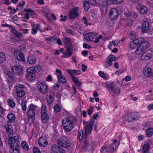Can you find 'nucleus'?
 Instances as JSON below:
<instances>
[{
  "mask_svg": "<svg viewBox=\"0 0 153 153\" xmlns=\"http://www.w3.org/2000/svg\"><path fill=\"white\" fill-rule=\"evenodd\" d=\"M13 145L12 147H11L10 149V153H21V148L20 145L17 146L16 145V146H13Z\"/></svg>",
  "mask_w": 153,
  "mask_h": 153,
  "instance_id": "nucleus-23",
  "label": "nucleus"
},
{
  "mask_svg": "<svg viewBox=\"0 0 153 153\" xmlns=\"http://www.w3.org/2000/svg\"><path fill=\"white\" fill-rule=\"evenodd\" d=\"M84 133L83 130H81L78 134V137L79 140H81L83 138L85 139L86 140L85 141V142L86 143V141L88 140V136L90 134H88L86 135V131H85V136H83Z\"/></svg>",
  "mask_w": 153,
  "mask_h": 153,
  "instance_id": "nucleus-30",
  "label": "nucleus"
},
{
  "mask_svg": "<svg viewBox=\"0 0 153 153\" xmlns=\"http://www.w3.org/2000/svg\"><path fill=\"white\" fill-rule=\"evenodd\" d=\"M51 153H65V150L56 144H53L51 147Z\"/></svg>",
  "mask_w": 153,
  "mask_h": 153,
  "instance_id": "nucleus-11",
  "label": "nucleus"
},
{
  "mask_svg": "<svg viewBox=\"0 0 153 153\" xmlns=\"http://www.w3.org/2000/svg\"><path fill=\"white\" fill-rule=\"evenodd\" d=\"M146 51L149 53L152 56L153 55V47L150 48V49L147 50Z\"/></svg>",
  "mask_w": 153,
  "mask_h": 153,
  "instance_id": "nucleus-61",
  "label": "nucleus"
},
{
  "mask_svg": "<svg viewBox=\"0 0 153 153\" xmlns=\"http://www.w3.org/2000/svg\"><path fill=\"white\" fill-rule=\"evenodd\" d=\"M80 13L79 8L76 7L73 8L69 12V17L71 19H74L78 17Z\"/></svg>",
  "mask_w": 153,
  "mask_h": 153,
  "instance_id": "nucleus-9",
  "label": "nucleus"
},
{
  "mask_svg": "<svg viewBox=\"0 0 153 153\" xmlns=\"http://www.w3.org/2000/svg\"><path fill=\"white\" fill-rule=\"evenodd\" d=\"M118 14V10L116 8H113L110 10L109 16L112 20L116 19Z\"/></svg>",
  "mask_w": 153,
  "mask_h": 153,
  "instance_id": "nucleus-16",
  "label": "nucleus"
},
{
  "mask_svg": "<svg viewBox=\"0 0 153 153\" xmlns=\"http://www.w3.org/2000/svg\"><path fill=\"white\" fill-rule=\"evenodd\" d=\"M137 8L139 12L142 14H145L147 12V10L146 7L141 4H138Z\"/></svg>",
  "mask_w": 153,
  "mask_h": 153,
  "instance_id": "nucleus-29",
  "label": "nucleus"
},
{
  "mask_svg": "<svg viewBox=\"0 0 153 153\" xmlns=\"http://www.w3.org/2000/svg\"><path fill=\"white\" fill-rule=\"evenodd\" d=\"M4 111L3 108L1 107V105H0V116L1 117H2L4 115Z\"/></svg>",
  "mask_w": 153,
  "mask_h": 153,
  "instance_id": "nucleus-57",
  "label": "nucleus"
},
{
  "mask_svg": "<svg viewBox=\"0 0 153 153\" xmlns=\"http://www.w3.org/2000/svg\"><path fill=\"white\" fill-rule=\"evenodd\" d=\"M24 10L25 11L27 12V13L25 14L24 16V17L26 18L27 19H29V15H34V13L33 10L30 9H25Z\"/></svg>",
  "mask_w": 153,
  "mask_h": 153,
  "instance_id": "nucleus-31",
  "label": "nucleus"
},
{
  "mask_svg": "<svg viewBox=\"0 0 153 153\" xmlns=\"http://www.w3.org/2000/svg\"><path fill=\"white\" fill-rule=\"evenodd\" d=\"M149 43L148 42L146 41H144L141 42L139 46L141 48L142 50L143 51L149 47Z\"/></svg>",
  "mask_w": 153,
  "mask_h": 153,
  "instance_id": "nucleus-33",
  "label": "nucleus"
},
{
  "mask_svg": "<svg viewBox=\"0 0 153 153\" xmlns=\"http://www.w3.org/2000/svg\"><path fill=\"white\" fill-rule=\"evenodd\" d=\"M72 81L76 84L79 87L81 86V82L79 80L78 78L75 76H72L71 77Z\"/></svg>",
  "mask_w": 153,
  "mask_h": 153,
  "instance_id": "nucleus-36",
  "label": "nucleus"
},
{
  "mask_svg": "<svg viewBox=\"0 0 153 153\" xmlns=\"http://www.w3.org/2000/svg\"><path fill=\"white\" fill-rule=\"evenodd\" d=\"M41 119L43 123H46L48 121V114L47 113V107L45 105H42L41 109Z\"/></svg>",
  "mask_w": 153,
  "mask_h": 153,
  "instance_id": "nucleus-13",
  "label": "nucleus"
},
{
  "mask_svg": "<svg viewBox=\"0 0 153 153\" xmlns=\"http://www.w3.org/2000/svg\"><path fill=\"white\" fill-rule=\"evenodd\" d=\"M60 17L62 18V19H60V20L61 21H65L67 19V16H63L62 15H61L60 16Z\"/></svg>",
  "mask_w": 153,
  "mask_h": 153,
  "instance_id": "nucleus-62",
  "label": "nucleus"
},
{
  "mask_svg": "<svg viewBox=\"0 0 153 153\" xmlns=\"http://www.w3.org/2000/svg\"><path fill=\"white\" fill-rule=\"evenodd\" d=\"M125 16L128 17L126 19V24L130 26L132 25L133 22V20L131 18H136L137 17V14L134 12H130L125 13Z\"/></svg>",
  "mask_w": 153,
  "mask_h": 153,
  "instance_id": "nucleus-8",
  "label": "nucleus"
},
{
  "mask_svg": "<svg viewBox=\"0 0 153 153\" xmlns=\"http://www.w3.org/2000/svg\"><path fill=\"white\" fill-rule=\"evenodd\" d=\"M47 137L45 135H42L39 139V144L42 147H45L47 145Z\"/></svg>",
  "mask_w": 153,
  "mask_h": 153,
  "instance_id": "nucleus-15",
  "label": "nucleus"
},
{
  "mask_svg": "<svg viewBox=\"0 0 153 153\" xmlns=\"http://www.w3.org/2000/svg\"><path fill=\"white\" fill-rule=\"evenodd\" d=\"M98 116V115L97 114L94 115L90 121H83V123L85 124V127L86 135L91 134L93 128V126L95 123L94 119H96Z\"/></svg>",
  "mask_w": 153,
  "mask_h": 153,
  "instance_id": "nucleus-2",
  "label": "nucleus"
},
{
  "mask_svg": "<svg viewBox=\"0 0 153 153\" xmlns=\"http://www.w3.org/2000/svg\"><path fill=\"white\" fill-rule=\"evenodd\" d=\"M37 108V106L32 104H30L28 106L27 116L29 120L31 119L32 121H33L34 119L35 113Z\"/></svg>",
  "mask_w": 153,
  "mask_h": 153,
  "instance_id": "nucleus-4",
  "label": "nucleus"
},
{
  "mask_svg": "<svg viewBox=\"0 0 153 153\" xmlns=\"http://www.w3.org/2000/svg\"><path fill=\"white\" fill-rule=\"evenodd\" d=\"M33 153H41L39 149L36 146H34L33 148Z\"/></svg>",
  "mask_w": 153,
  "mask_h": 153,
  "instance_id": "nucleus-51",
  "label": "nucleus"
},
{
  "mask_svg": "<svg viewBox=\"0 0 153 153\" xmlns=\"http://www.w3.org/2000/svg\"><path fill=\"white\" fill-rule=\"evenodd\" d=\"M98 74L100 77L102 78H104L106 77V74L102 71H99L98 72Z\"/></svg>",
  "mask_w": 153,
  "mask_h": 153,
  "instance_id": "nucleus-54",
  "label": "nucleus"
},
{
  "mask_svg": "<svg viewBox=\"0 0 153 153\" xmlns=\"http://www.w3.org/2000/svg\"><path fill=\"white\" fill-rule=\"evenodd\" d=\"M150 147V145L148 143L144 144L142 148V151L149 153Z\"/></svg>",
  "mask_w": 153,
  "mask_h": 153,
  "instance_id": "nucleus-41",
  "label": "nucleus"
},
{
  "mask_svg": "<svg viewBox=\"0 0 153 153\" xmlns=\"http://www.w3.org/2000/svg\"><path fill=\"white\" fill-rule=\"evenodd\" d=\"M105 85L109 94L113 96L117 95L121 92L120 90L115 87L114 83L112 82L106 83Z\"/></svg>",
  "mask_w": 153,
  "mask_h": 153,
  "instance_id": "nucleus-3",
  "label": "nucleus"
},
{
  "mask_svg": "<svg viewBox=\"0 0 153 153\" xmlns=\"http://www.w3.org/2000/svg\"><path fill=\"white\" fill-rule=\"evenodd\" d=\"M57 143L59 145L65 148L70 146L69 140L68 137L64 136H63L58 140Z\"/></svg>",
  "mask_w": 153,
  "mask_h": 153,
  "instance_id": "nucleus-7",
  "label": "nucleus"
},
{
  "mask_svg": "<svg viewBox=\"0 0 153 153\" xmlns=\"http://www.w3.org/2000/svg\"><path fill=\"white\" fill-rule=\"evenodd\" d=\"M7 118L10 123H13L14 122L16 117L15 115L13 114H9L7 116Z\"/></svg>",
  "mask_w": 153,
  "mask_h": 153,
  "instance_id": "nucleus-35",
  "label": "nucleus"
},
{
  "mask_svg": "<svg viewBox=\"0 0 153 153\" xmlns=\"http://www.w3.org/2000/svg\"><path fill=\"white\" fill-rule=\"evenodd\" d=\"M25 4V2L24 1H22L20 2L16 8V10L20 9L21 10L23 8V6Z\"/></svg>",
  "mask_w": 153,
  "mask_h": 153,
  "instance_id": "nucleus-47",
  "label": "nucleus"
},
{
  "mask_svg": "<svg viewBox=\"0 0 153 153\" xmlns=\"http://www.w3.org/2000/svg\"><path fill=\"white\" fill-rule=\"evenodd\" d=\"M71 40L70 38L67 37H65L63 39L62 41L65 45V48H72Z\"/></svg>",
  "mask_w": 153,
  "mask_h": 153,
  "instance_id": "nucleus-22",
  "label": "nucleus"
},
{
  "mask_svg": "<svg viewBox=\"0 0 153 153\" xmlns=\"http://www.w3.org/2000/svg\"><path fill=\"white\" fill-rule=\"evenodd\" d=\"M94 109V107L91 106L89 108L88 110L87 111L88 114L90 116L92 114L93 110Z\"/></svg>",
  "mask_w": 153,
  "mask_h": 153,
  "instance_id": "nucleus-53",
  "label": "nucleus"
},
{
  "mask_svg": "<svg viewBox=\"0 0 153 153\" xmlns=\"http://www.w3.org/2000/svg\"><path fill=\"white\" fill-rule=\"evenodd\" d=\"M36 58L35 56H29L27 59V62L31 65H33L36 62Z\"/></svg>",
  "mask_w": 153,
  "mask_h": 153,
  "instance_id": "nucleus-34",
  "label": "nucleus"
},
{
  "mask_svg": "<svg viewBox=\"0 0 153 153\" xmlns=\"http://www.w3.org/2000/svg\"><path fill=\"white\" fill-rule=\"evenodd\" d=\"M114 4H117L121 3L124 0H111Z\"/></svg>",
  "mask_w": 153,
  "mask_h": 153,
  "instance_id": "nucleus-50",
  "label": "nucleus"
},
{
  "mask_svg": "<svg viewBox=\"0 0 153 153\" xmlns=\"http://www.w3.org/2000/svg\"><path fill=\"white\" fill-rule=\"evenodd\" d=\"M48 40L51 43H53L55 42L56 38H54L53 36H51L48 38Z\"/></svg>",
  "mask_w": 153,
  "mask_h": 153,
  "instance_id": "nucleus-58",
  "label": "nucleus"
},
{
  "mask_svg": "<svg viewBox=\"0 0 153 153\" xmlns=\"http://www.w3.org/2000/svg\"><path fill=\"white\" fill-rule=\"evenodd\" d=\"M11 69L13 72L17 75L21 76L23 74V68L22 65H14L12 67Z\"/></svg>",
  "mask_w": 153,
  "mask_h": 153,
  "instance_id": "nucleus-12",
  "label": "nucleus"
},
{
  "mask_svg": "<svg viewBox=\"0 0 153 153\" xmlns=\"http://www.w3.org/2000/svg\"><path fill=\"white\" fill-rule=\"evenodd\" d=\"M136 36L135 33L133 31H131L129 35V37L131 40L134 39L136 38Z\"/></svg>",
  "mask_w": 153,
  "mask_h": 153,
  "instance_id": "nucleus-46",
  "label": "nucleus"
},
{
  "mask_svg": "<svg viewBox=\"0 0 153 153\" xmlns=\"http://www.w3.org/2000/svg\"><path fill=\"white\" fill-rule=\"evenodd\" d=\"M66 71L72 76H74V75H78L81 73L80 71L76 70L67 69Z\"/></svg>",
  "mask_w": 153,
  "mask_h": 153,
  "instance_id": "nucleus-27",
  "label": "nucleus"
},
{
  "mask_svg": "<svg viewBox=\"0 0 153 153\" xmlns=\"http://www.w3.org/2000/svg\"><path fill=\"white\" fill-rule=\"evenodd\" d=\"M7 102L9 105L12 108H13L15 105V102L12 100H7Z\"/></svg>",
  "mask_w": 153,
  "mask_h": 153,
  "instance_id": "nucleus-48",
  "label": "nucleus"
},
{
  "mask_svg": "<svg viewBox=\"0 0 153 153\" xmlns=\"http://www.w3.org/2000/svg\"><path fill=\"white\" fill-rule=\"evenodd\" d=\"M153 134V128H148L146 131V135L148 137H151Z\"/></svg>",
  "mask_w": 153,
  "mask_h": 153,
  "instance_id": "nucleus-42",
  "label": "nucleus"
},
{
  "mask_svg": "<svg viewBox=\"0 0 153 153\" xmlns=\"http://www.w3.org/2000/svg\"><path fill=\"white\" fill-rule=\"evenodd\" d=\"M140 41H141V39L140 38H139L134 39L132 42L138 46V45L141 43Z\"/></svg>",
  "mask_w": 153,
  "mask_h": 153,
  "instance_id": "nucleus-52",
  "label": "nucleus"
},
{
  "mask_svg": "<svg viewBox=\"0 0 153 153\" xmlns=\"http://www.w3.org/2000/svg\"><path fill=\"white\" fill-rule=\"evenodd\" d=\"M120 42V41L118 40H115L113 42H112L113 45L114 46H118V43Z\"/></svg>",
  "mask_w": 153,
  "mask_h": 153,
  "instance_id": "nucleus-64",
  "label": "nucleus"
},
{
  "mask_svg": "<svg viewBox=\"0 0 153 153\" xmlns=\"http://www.w3.org/2000/svg\"><path fill=\"white\" fill-rule=\"evenodd\" d=\"M108 59H110L113 61H115L117 60V57H115L113 55H110L108 57Z\"/></svg>",
  "mask_w": 153,
  "mask_h": 153,
  "instance_id": "nucleus-49",
  "label": "nucleus"
},
{
  "mask_svg": "<svg viewBox=\"0 0 153 153\" xmlns=\"http://www.w3.org/2000/svg\"><path fill=\"white\" fill-rule=\"evenodd\" d=\"M66 32L72 35L74 34V31L71 29H66Z\"/></svg>",
  "mask_w": 153,
  "mask_h": 153,
  "instance_id": "nucleus-59",
  "label": "nucleus"
},
{
  "mask_svg": "<svg viewBox=\"0 0 153 153\" xmlns=\"http://www.w3.org/2000/svg\"><path fill=\"white\" fill-rule=\"evenodd\" d=\"M17 95L20 97H24L25 94L26 87L23 85L18 84L16 86Z\"/></svg>",
  "mask_w": 153,
  "mask_h": 153,
  "instance_id": "nucleus-6",
  "label": "nucleus"
},
{
  "mask_svg": "<svg viewBox=\"0 0 153 153\" xmlns=\"http://www.w3.org/2000/svg\"><path fill=\"white\" fill-rule=\"evenodd\" d=\"M6 60V57L5 54L2 52H0V63H2Z\"/></svg>",
  "mask_w": 153,
  "mask_h": 153,
  "instance_id": "nucleus-43",
  "label": "nucleus"
},
{
  "mask_svg": "<svg viewBox=\"0 0 153 153\" xmlns=\"http://www.w3.org/2000/svg\"><path fill=\"white\" fill-rule=\"evenodd\" d=\"M95 36L93 33H88L85 35V38L87 40L92 41L95 38Z\"/></svg>",
  "mask_w": 153,
  "mask_h": 153,
  "instance_id": "nucleus-32",
  "label": "nucleus"
},
{
  "mask_svg": "<svg viewBox=\"0 0 153 153\" xmlns=\"http://www.w3.org/2000/svg\"><path fill=\"white\" fill-rule=\"evenodd\" d=\"M74 117L70 115L67 117L62 121V125L65 130L67 132H70L73 128V122Z\"/></svg>",
  "mask_w": 153,
  "mask_h": 153,
  "instance_id": "nucleus-1",
  "label": "nucleus"
},
{
  "mask_svg": "<svg viewBox=\"0 0 153 153\" xmlns=\"http://www.w3.org/2000/svg\"><path fill=\"white\" fill-rule=\"evenodd\" d=\"M149 29V24L147 21L143 22L142 25V30L143 32L145 33L148 31Z\"/></svg>",
  "mask_w": 153,
  "mask_h": 153,
  "instance_id": "nucleus-26",
  "label": "nucleus"
},
{
  "mask_svg": "<svg viewBox=\"0 0 153 153\" xmlns=\"http://www.w3.org/2000/svg\"><path fill=\"white\" fill-rule=\"evenodd\" d=\"M66 50L63 52V58H68L72 54V48H65Z\"/></svg>",
  "mask_w": 153,
  "mask_h": 153,
  "instance_id": "nucleus-25",
  "label": "nucleus"
},
{
  "mask_svg": "<svg viewBox=\"0 0 153 153\" xmlns=\"http://www.w3.org/2000/svg\"><path fill=\"white\" fill-rule=\"evenodd\" d=\"M112 61L110 59H108V58H107L106 62L109 65V66H111L112 65L113 63Z\"/></svg>",
  "mask_w": 153,
  "mask_h": 153,
  "instance_id": "nucleus-60",
  "label": "nucleus"
},
{
  "mask_svg": "<svg viewBox=\"0 0 153 153\" xmlns=\"http://www.w3.org/2000/svg\"><path fill=\"white\" fill-rule=\"evenodd\" d=\"M14 55L18 60L23 62L25 61V58L23 53L20 51H17L14 52Z\"/></svg>",
  "mask_w": 153,
  "mask_h": 153,
  "instance_id": "nucleus-18",
  "label": "nucleus"
},
{
  "mask_svg": "<svg viewBox=\"0 0 153 153\" xmlns=\"http://www.w3.org/2000/svg\"><path fill=\"white\" fill-rule=\"evenodd\" d=\"M21 106L22 109L23 111H25L27 109V102L23 100L22 102Z\"/></svg>",
  "mask_w": 153,
  "mask_h": 153,
  "instance_id": "nucleus-44",
  "label": "nucleus"
},
{
  "mask_svg": "<svg viewBox=\"0 0 153 153\" xmlns=\"http://www.w3.org/2000/svg\"><path fill=\"white\" fill-rule=\"evenodd\" d=\"M139 117L138 114L137 113H131L128 115V117H127L125 118L127 121L131 122L133 120L138 119Z\"/></svg>",
  "mask_w": 153,
  "mask_h": 153,
  "instance_id": "nucleus-17",
  "label": "nucleus"
},
{
  "mask_svg": "<svg viewBox=\"0 0 153 153\" xmlns=\"http://www.w3.org/2000/svg\"><path fill=\"white\" fill-rule=\"evenodd\" d=\"M21 146L22 148L26 151H28L30 149V148L27 143L25 141H23L21 143Z\"/></svg>",
  "mask_w": 153,
  "mask_h": 153,
  "instance_id": "nucleus-37",
  "label": "nucleus"
},
{
  "mask_svg": "<svg viewBox=\"0 0 153 153\" xmlns=\"http://www.w3.org/2000/svg\"><path fill=\"white\" fill-rule=\"evenodd\" d=\"M130 46L131 48L132 49H134L137 47V46L132 42L130 43Z\"/></svg>",
  "mask_w": 153,
  "mask_h": 153,
  "instance_id": "nucleus-55",
  "label": "nucleus"
},
{
  "mask_svg": "<svg viewBox=\"0 0 153 153\" xmlns=\"http://www.w3.org/2000/svg\"><path fill=\"white\" fill-rule=\"evenodd\" d=\"M143 51L141 48L140 47V46L139 47L136 49V54H140Z\"/></svg>",
  "mask_w": 153,
  "mask_h": 153,
  "instance_id": "nucleus-56",
  "label": "nucleus"
},
{
  "mask_svg": "<svg viewBox=\"0 0 153 153\" xmlns=\"http://www.w3.org/2000/svg\"><path fill=\"white\" fill-rule=\"evenodd\" d=\"M58 78L59 82L61 83H64L66 82V78L62 75H58Z\"/></svg>",
  "mask_w": 153,
  "mask_h": 153,
  "instance_id": "nucleus-38",
  "label": "nucleus"
},
{
  "mask_svg": "<svg viewBox=\"0 0 153 153\" xmlns=\"http://www.w3.org/2000/svg\"><path fill=\"white\" fill-rule=\"evenodd\" d=\"M54 110L56 113L59 112L61 110V107L59 105L56 104L54 105Z\"/></svg>",
  "mask_w": 153,
  "mask_h": 153,
  "instance_id": "nucleus-45",
  "label": "nucleus"
},
{
  "mask_svg": "<svg viewBox=\"0 0 153 153\" xmlns=\"http://www.w3.org/2000/svg\"><path fill=\"white\" fill-rule=\"evenodd\" d=\"M27 74L26 75L27 79L29 81H32L34 80L35 79L36 76L35 74L32 72H28V69L27 70Z\"/></svg>",
  "mask_w": 153,
  "mask_h": 153,
  "instance_id": "nucleus-20",
  "label": "nucleus"
},
{
  "mask_svg": "<svg viewBox=\"0 0 153 153\" xmlns=\"http://www.w3.org/2000/svg\"><path fill=\"white\" fill-rule=\"evenodd\" d=\"M8 140L10 147H12L13 145V146H16V145H17V146L20 145L19 138L16 134H14L12 136H9L8 138Z\"/></svg>",
  "mask_w": 153,
  "mask_h": 153,
  "instance_id": "nucleus-5",
  "label": "nucleus"
},
{
  "mask_svg": "<svg viewBox=\"0 0 153 153\" xmlns=\"http://www.w3.org/2000/svg\"><path fill=\"white\" fill-rule=\"evenodd\" d=\"M5 129L6 133L9 136H12L15 133H13V128L10 125L6 124L4 127Z\"/></svg>",
  "mask_w": 153,
  "mask_h": 153,
  "instance_id": "nucleus-19",
  "label": "nucleus"
},
{
  "mask_svg": "<svg viewBox=\"0 0 153 153\" xmlns=\"http://www.w3.org/2000/svg\"><path fill=\"white\" fill-rule=\"evenodd\" d=\"M144 74L146 77L152 76H153V73L152 69L149 67H145L144 69Z\"/></svg>",
  "mask_w": 153,
  "mask_h": 153,
  "instance_id": "nucleus-24",
  "label": "nucleus"
},
{
  "mask_svg": "<svg viewBox=\"0 0 153 153\" xmlns=\"http://www.w3.org/2000/svg\"><path fill=\"white\" fill-rule=\"evenodd\" d=\"M28 72H32L34 73H37L40 71L41 69V66L40 65H37L34 67H32L28 68Z\"/></svg>",
  "mask_w": 153,
  "mask_h": 153,
  "instance_id": "nucleus-21",
  "label": "nucleus"
},
{
  "mask_svg": "<svg viewBox=\"0 0 153 153\" xmlns=\"http://www.w3.org/2000/svg\"><path fill=\"white\" fill-rule=\"evenodd\" d=\"M152 57V56L149 53L146 51L142 53L141 56V58L143 60L146 61L150 59Z\"/></svg>",
  "mask_w": 153,
  "mask_h": 153,
  "instance_id": "nucleus-28",
  "label": "nucleus"
},
{
  "mask_svg": "<svg viewBox=\"0 0 153 153\" xmlns=\"http://www.w3.org/2000/svg\"><path fill=\"white\" fill-rule=\"evenodd\" d=\"M37 86L39 91L42 93L47 92L48 90V86L45 82H39L37 84Z\"/></svg>",
  "mask_w": 153,
  "mask_h": 153,
  "instance_id": "nucleus-14",
  "label": "nucleus"
},
{
  "mask_svg": "<svg viewBox=\"0 0 153 153\" xmlns=\"http://www.w3.org/2000/svg\"><path fill=\"white\" fill-rule=\"evenodd\" d=\"M6 74L7 76L8 77V79H10L12 81L15 80L13 77V74L11 72L7 71Z\"/></svg>",
  "mask_w": 153,
  "mask_h": 153,
  "instance_id": "nucleus-40",
  "label": "nucleus"
},
{
  "mask_svg": "<svg viewBox=\"0 0 153 153\" xmlns=\"http://www.w3.org/2000/svg\"><path fill=\"white\" fill-rule=\"evenodd\" d=\"M82 3L85 11V12L88 11L89 9V3L86 1H83Z\"/></svg>",
  "mask_w": 153,
  "mask_h": 153,
  "instance_id": "nucleus-39",
  "label": "nucleus"
},
{
  "mask_svg": "<svg viewBox=\"0 0 153 153\" xmlns=\"http://www.w3.org/2000/svg\"><path fill=\"white\" fill-rule=\"evenodd\" d=\"M15 36L16 37L20 38L22 36V33L17 31L15 35Z\"/></svg>",
  "mask_w": 153,
  "mask_h": 153,
  "instance_id": "nucleus-63",
  "label": "nucleus"
},
{
  "mask_svg": "<svg viewBox=\"0 0 153 153\" xmlns=\"http://www.w3.org/2000/svg\"><path fill=\"white\" fill-rule=\"evenodd\" d=\"M116 147V145L114 143H112L110 146L103 147L101 149V152L102 153H113L115 149L114 147Z\"/></svg>",
  "mask_w": 153,
  "mask_h": 153,
  "instance_id": "nucleus-10",
  "label": "nucleus"
}]
</instances>
